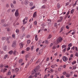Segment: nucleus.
<instances>
[{
    "instance_id": "nucleus-52",
    "label": "nucleus",
    "mask_w": 78,
    "mask_h": 78,
    "mask_svg": "<svg viewBox=\"0 0 78 78\" xmlns=\"http://www.w3.org/2000/svg\"><path fill=\"white\" fill-rule=\"evenodd\" d=\"M73 69H76V66H74L73 67Z\"/></svg>"
},
{
    "instance_id": "nucleus-46",
    "label": "nucleus",
    "mask_w": 78,
    "mask_h": 78,
    "mask_svg": "<svg viewBox=\"0 0 78 78\" xmlns=\"http://www.w3.org/2000/svg\"><path fill=\"white\" fill-rule=\"evenodd\" d=\"M75 55L76 56H77V57H78V53L76 52L75 53Z\"/></svg>"
},
{
    "instance_id": "nucleus-1",
    "label": "nucleus",
    "mask_w": 78,
    "mask_h": 78,
    "mask_svg": "<svg viewBox=\"0 0 78 78\" xmlns=\"http://www.w3.org/2000/svg\"><path fill=\"white\" fill-rule=\"evenodd\" d=\"M62 38L61 37H59L58 38L56 42L57 44H58L59 42H62Z\"/></svg>"
},
{
    "instance_id": "nucleus-25",
    "label": "nucleus",
    "mask_w": 78,
    "mask_h": 78,
    "mask_svg": "<svg viewBox=\"0 0 78 78\" xmlns=\"http://www.w3.org/2000/svg\"><path fill=\"white\" fill-rule=\"evenodd\" d=\"M2 41H5V39H6V37H2Z\"/></svg>"
},
{
    "instance_id": "nucleus-53",
    "label": "nucleus",
    "mask_w": 78,
    "mask_h": 78,
    "mask_svg": "<svg viewBox=\"0 0 78 78\" xmlns=\"http://www.w3.org/2000/svg\"><path fill=\"white\" fill-rule=\"evenodd\" d=\"M70 4V3L69 2H67L66 4V6H68V5H69V4Z\"/></svg>"
},
{
    "instance_id": "nucleus-4",
    "label": "nucleus",
    "mask_w": 78,
    "mask_h": 78,
    "mask_svg": "<svg viewBox=\"0 0 78 78\" xmlns=\"http://www.w3.org/2000/svg\"><path fill=\"white\" fill-rule=\"evenodd\" d=\"M38 71V69H37V67L36 68L34 69V70L33 71V73H31L32 75H33L34 74L37 72Z\"/></svg>"
},
{
    "instance_id": "nucleus-18",
    "label": "nucleus",
    "mask_w": 78,
    "mask_h": 78,
    "mask_svg": "<svg viewBox=\"0 0 78 78\" xmlns=\"http://www.w3.org/2000/svg\"><path fill=\"white\" fill-rule=\"evenodd\" d=\"M1 70H3V72L4 73V72H6V70H7V69H6V68H4V69H2Z\"/></svg>"
},
{
    "instance_id": "nucleus-34",
    "label": "nucleus",
    "mask_w": 78,
    "mask_h": 78,
    "mask_svg": "<svg viewBox=\"0 0 78 78\" xmlns=\"http://www.w3.org/2000/svg\"><path fill=\"white\" fill-rule=\"evenodd\" d=\"M34 25H37V21H35L34 23Z\"/></svg>"
},
{
    "instance_id": "nucleus-23",
    "label": "nucleus",
    "mask_w": 78,
    "mask_h": 78,
    "mask_svg": "<svg viewBox=\"0 0 78 78\" xmlns=\"http://www.w3.org/2000/svg\"><path fill=\"white\" fill-rule=\"evenodd\" d=\"M8 55L6 54V55H5L4 56V59H6V58H7V57L8 56Z\"/></svg>"
},
{
    "instance_id": "nucleus-36",
    "label": "nucleus",
    "mask_w": 78,
    "mask_h": 78,
    "mask_svg": "<svg viewBox=\"0 0 78 78\" xmlns=\"http://www.w3.org/2000/svg\"><path fill=\"white\" fill-rule=\"evenodd\" d=\"M66 49H67V48H65L63 50L62 52H63V53H64V52H65V51H66Z\"/></svg>"
},
{
    "instance_id": "nucleus-6",
    "label": "nucleus",
    "mask_w": 78,
    "mask_h": 78,
    "mask_svg": "<svg viewBox=\"0 0 78 78\" xmlns=\"http://www.w3.org/2000/svg\"><path fill=\"white\" fill-rule=\"evenodd\" d=\"M56 66L57 67H58V66L57 65H56V64H55V65H53L51 66V68H52V69H54V68H55V66Z\"/></svg>"
},
{
    "instance_id": "nucleus-29",
    "label": "nucleus",
    "mask_w": 78,
    "mask_h": 78,
    "mask_svg": "<svg viewBox=\"0 0 78 78\" xmlns=\"http://www.w3.org/2000/svg\"><path fill=\"white\" fill-rule=\"evenodd\" d=\"M51 34H50L49 35L48 37V39H50V38H51Z\"/></svg>"
},
{
    "instance_id": "nucleus-33",
    "label": "nucleus",
    "mask_w": 78,
    "mask_h": 78,
    "mask_svg": "<svg viewBox=\"0 0 78 78\" xmlns=\"http://www.w3.org/2000/svg\"><path fill=\"white\" fill-rule=\"evenodd\" d=\"M22 62V59H20L19 61V63H21V62Z\"/></svg>"
},
{
    "instance_id": "nucleus-64",
    "label": "nucleus",
    "mask_w": 78,
    "mask_h": 78,
    "mask_svg": "<svg viewBox=\"0 0 78 78\" xmlns=\"http://www.w3.org/2000/svg\"><path fill=\"white\" fill-rule=\"evenodd\" d=\"M33 17H36V15H33Z\"/></svg>"
},
{
    "instance_id": "nucleus-37",
    "label": "nucleus",
    "mask_w": 78,
    "mask_h": 78,
    "mask_svg": "<svg viewBox=\"0 0 78 78\" xmlns=\"http://www.w3.org/2000/svg\"><path fill=\"white\" fill-rule=\"evenodd\" d=\"M9 4H7L6 6V8H9Z\"/></svg>"
},
{
    "instance_id": "nucleus-14",
    "label": "nucleus",
    "mask_w": 78,
    "mask_h": 78,
    "mask_svg": "<svg viewBox=\"0 0 78 78\" xmlns=\"http://www.w3.org/2000/svg\"><path fill=\"white\" fill-rule=\"evenodd\" d=\"M67 47V46L66 45H63L62 46V49L63 48H66Z\"/></svg>"
},
{
    "instance_id": "nucleus-57",
    "label": "nucleus",
    "mask_w": 78,
    "mask_h": 78,
    "mask_svg": "<svg viewBox=\"0 0 78 78\" xmlns=\"http://www.w3.org/2000/svg\"><path fill=\"white\" fill-rule=\"evenodd\" d=\"M24 30H25V27H24L22 29V31H24Z\"/></svg>"
},
{
    "instance_id": "nucleus-28",
    "label": "nucleus",
    "mask_w": 78,
    "mask_h": 78,
    "mask_svg": "<svg viewBox=\"0 0 78 78\" xmlns=\"http://www.w3.org/2000/svg\"><path fill=\"white\" fill-rule=\"evenodd\" d=\"M74 12V9H72L71 11V12H70L71 14H73V13Z\"/></svg>"
},
{
    "instance_id": "nucleus-20",
    "label": "nucleus",
    "mask_w": 78,
    "mask_h": 78,
    "mask_svg": "<svg viewBox=\"0 0 78 78\" xmlns=\"http://www.w3.org/2000/svg\"><path fill=\"white\" fill-rule=\"evenodd\" d=\"M60 6H60V4H59V3H58L57 5V8L59 9V8H60Z\"/></svg>"
},
{
    "instance_id": "nucleus-56",
    "label": "nucleus",
    "mask_w": 78,
    "mask_h": 78,
    "mask_svg": "<svg viewBox=\"0 0 78 78\" xmlns=\"http://www.w3.org/2000/svg\"><path fill=\"white\" fill-rule=\"evenodd\" d=\"M34 60V57H32L31 60V61L33 62V61Z\"/></svg>"
},
{
    "instance_id": "nucleus-15",
    "label": "nucleus",
    "mask_w": 78,
    "mask_h": 78,
    "mask_svg": "<svg viewBox=\"0 0 78 78\" xmlns=\"http://www.w3.org/2000/svg\"><path fill=\"white\" fill-rule=\"evenodd\" d=\"M76 63V61H74L73 62H72V65H74V64H75Z\"/></svg>"
},
{
    "instance_id": "nucleus-2",
    "label": "nucleus",
    "mask_w": 78,
    "mask_h": 78,
    "mask_svg": "<svg viewBox=\"0 0 78 78\" xmlns=\"http://www.w3.org/2000/svg\"><path fill=\"white\" fill-rule=\"evenodd\" d=\"M16 43H17L16 41H13L12 45V47L14 48L16 47Z\"/></svg>"
},
{
    "instance_id": "nucleus-39",
    "label": "nucleus",
    "mask_w": 78,
    "mask_h": 78,
    "mask_svg": "<svg viewBox=\"0 0 78 78\" xmlns=\"http://www.w3.org/2000/svg\"><path fill=\"white\" fill-rule=\"evenodd\" d=\"M60 21H62V20L63 19V17L62 16H60Z\"/></svg>"
},
{
    "instance_id": "nucleus-5",
    "label": "nucleus",
    "mask_w": 78,
    "mask_h": 78,
    "mask_svg": "<svg viewBox=\"0 0 78 78\" xmlns=\"http://www.w3.org/2000/svg\"><path fill=\"white\" fill-rule=\"evenodd\" d=\"M15 16L17 17L19 16V12H18V10H16L15 12Z\"/></svg>"
},
{
    "instance_id": "nucleus-58",
    "label": "nucleus",
    "mask_w": 78,
    "mask_h": 78,
    "mask_svg": "<svg viewBox=\"0 0 78 78\" xmlns=\"http://www.w3.org/2000/svg\"><path fill=\"white\" fill-rule=\"evenodd\" d=\"M34 48V46H32L31 47V50H33Z\"/></svg>"
},
{
    "instance_id": "nucleus-62",
    "label": "nucleus",
    "mask_w": 78,
    "mask_h": 78,
    "mask_svg": "<svg viewBox=\"0 0 78 78\" xmlns=\"http://www.w3.org/2000/svg\"><path fill=\"white\" fill-rule=\"evenodd\" d=\"M16 11V10L14 9L13 10H12L11 12H14V11Z\"/></svg>"
},
{
    "instance_id": "nucleus-41",
    "label": "nucleus",
    "mask_w": 78,
    "mask_h": 78,
    "mask_svg": "<svg viewBox=\"0 0 78 78\" xmlns=\"http://www.w3.org/2000/svg\"><path fill=\"white\" fill-rule=\"evenodd\" d=\"M16 52H17V51H14L13 52V54L14 55H16Z\"/></svg>"
},
{
    "instance_id": "nucleus-54",
    "label": "nucleus",
    "mask_w": 78,
    "mask_h": 78,
    "mask_svg": "<svg viewBox=\"0 0 78 78\" xmlns=\"http://www.w3.org/2000/svg\"><path fill=\"white\" fill-rule=\"evenodd\" d=\"M71 50H75V46H73V48H71Z\"/></svg>"
},
{
    "instance_id": "nucleus-21",
    "label": "nucleus",
    "mask_w": 78,
    "mask_h": 78,
    "mask_svg": "<svg viewBox=\"0 0 78 78\" xmlns=\"http://www.w3.org/2000/svg\"><path fill=\"white\" fill-rule=\"evenodd\" d=\"M35 39L36 41H37V40L38 39V38H37V35H36L35 36Z\"/></svg>"
},
{
    "instance_id": "nucleus-22",
    "label": "nucleus",
    "mask_w": 78,
    "mask_h": 78,
    "mask_svg": "<svg viewBox=\"0 0 78 78\" xmlns=\"http://www.w3.org/2000/svg\"><path fill=\"white\" fill-rule=\"evenodd\" d=\"M10 6H11V8H14V5L12 3H11L10 4Z\"/></svg>"
},
{
    "instance_id": "nucleus-44",
    "label": "nucleus",
    "mask_w": 78,
    "mask_h": 78,
    "mask_svg": "<svg viewBox=\"0 0 78 78\" xmlns=\"http://www.w3.org/2000/svg\"><path fill=\"white\" fill-rule=\"evenodd\" d=\"M76 1L75 3L73 5V7H74L75 6H76Z\"/></svg>"
},
{
    "instance_id": "nucleus-48",
    "label": "nucleus",
    "mask_w": 78,
    "mask_h": 78,
    "mask_svg": "<svg viewBox=\"0 0 78 78\" xmlns=\"http://www.w3.org/2000/svg\"><path fill=\"white\" fill-rule=\"evenodd\" d=\"M48 21H49V22H48V23H51V20L50 19H48Z\"/></svg>"
},
{
    "instance_id": "nucleus-40",
    "label": "nucleus",
    "mask_w": 78,
    "mask_h": 78,
    "mask_svg": "<svg viewBox=\"0 0 78 78\" xmlns=\"http://www.w3.org/2000/svg\"><path fill=\"white\" fill-rule=\"evenodd\" d=\"M11 11V9H9L7 10V12H10Z\"/></svg>"
},
{
    "instance_id": "nucleus-51",
    "label": "nucleus",
    "mask_w": 78,
    "mask_h": 78,
    "mask_svg": "<svg viewBox=\"0 0 78 78\" xmlns=\"http://www.w3.org/2000/svg\"><path fill=\"white\" fill-rule=\"evenodd\" d=\"M66 28H67V29H69V26H66Z\"/></svg>"
},
{
    "instance_id": "nucleus-43",
    "label": "nucleus",
    "mask_w": 78,
    "mask_h": 78,
    "mask_svg": "<svg viewBox=\"0 0 78 78\" xmlns=\"http://www.w3.org/2000/svg\"><path fill=\"white\" fill-rule=\"evenodd\" d=\"M44 43H45V44H48V41H47V40H46L44 41Z\"/></svg>"
},
{
    "instance_id": "nucleus-17",
    "label": "nucleus",
    "mask_w": 78,
    "mask_h": 78,
    "mask_svg": "<svg viewBox=\"0 0 78 78\" xmlns=\"http://www.w3.org/2000/svg\"><path fill=\"white\" fill-rule=\"evenodd\" d=\"M30 6H33V3L32 2H31L30 4Z\"/></svg>"
},
{
    "instance_id": "nucleus-59",
    "label": "nucleus",
    "mask_w": 78,
    "mask_h": 78,
    "mask_svg": "<svg viewBox=\"0 0 78 78\" xmlns=\"http://www.w3.org/2000/svg\"><path fill=\"white\" fill-rule=\"evenodd\" d=\"M75 49L76 51H78V48H77V47H75Z\"/></svg>"
},
{
    "instance_id": "nucleus-9",
    "label": "nucleus",
    "mask_w": 78,
    "mask_h": 78,
    "mask_svg": "<svg viewBox=\"0 0 78 78\" xmlns=\"http://www.w3.org/2000/svg\"><path fill=\"white\" fill-rule=\"evenodd\" d=\"M25 34L24 33V34H23L22 35V36H21L20 38H21V39H23V37H25Z\"/></svg>"
},
{
    "instance_id": "nucleus-60",
    "label": "nucleus",
    "mask_w": 78,
    "mask_h": 78,
    "mask_svg": "<svg viewBox=\"0 0 78 78\" xmlns=\"http://www.w3.org/2000/svg\"><path fill=\"white\" fill-rule=\"evenodd\" d=\"M70 47H69L67 49V51H69V50H70Z\"/></svg>"
},
{
    "instance_id": "nucleus-27",
    "label": "nucleus",
    "mask_w": 78,
    "mask_h": 78,
    "mask_svg": "<svg viewBox=\"0 0 78 78\" xmlns=\"http://www.w3.org/2000/svg\"><path fill=\"white\" fill-rule=\"evenodd\" d=\"M68 46L69 47H71L72 46V43H70L68 44Z\"/></svg>"
},
{
    "instance_id": "nucleus-24",
    "label": "nucleus",
    "mask_w": 78,
    "mask_h": 78,
    "mask_svg": "<svg viewBox=\"0 0 78 78\" xmlns=\"http://www.w3.org/2000/svg\"><path fill=\"white\" fill-rule=\"evenodd\" d=\"M30 57V55L28 54L27 55L25 56L26 58H28Z\"/></svg>"
},
{
    "instance_id": "nucleus-13",
    "label": "nucleus",
    "mask_w": 78,
    "mask_h": 78,
    "mask_svg": "<svg viewBox=\"0 0 78 78\" xmlns=\"http://www.w3.org/2000/svg\"><path fill=\"white\" fill-rule=\"evenodd\" d=\"M66 76L67 78H69L70 75L69 74H66Z\"/></svg>"
},
{
    "instance_id": "nucleus-16",
    "label": "nucleus",
    "mask_w": 78,
    "mask_h": 78,
    "mask_svg": "<svg viewBox=\"0 0 78 78\" xmlns=\"http://www.w3.org/2000/svg\"><path fill=\"white\" fill-rule=\"evenodd\" d=\"M11 75V71H9L7 73V75Z\"/></svg>"
},
{
    "instance_id": "nucleus-45",
    "label": "nucleus",
    "mask_w": 78,
    "mask_h": 78,
    "mask_svg": "<svg viewBox=\"0 0 78 78\" xmlns=\"http://www.w3.org/2000/svg\"><path fill=\"white\" fill-rule=\"evenodd\" d=\"M9 38L8 37H7L6 39V41H9Z\"/></svg>"
},
{
    "instance_id": "nucleus-32",
    "label": "nucleus",
    "mask_w": 78,
    "mask_h": 78,
    "mask_svg": "<svg viewBox=\"0 0 78 78\" xmlns=\"http://www.w3.org/2000/svg\"><path fill=\"white\" fill-rule=\"evenodd\" d=\"M29 78H34V76L32 75H30L29 77Z\"/></svg>"
},
{
    "instance_id": "nucleus-7",
    "label": "nucleus",
    "mask_w": 78,
    "mask_h": 78,
    "mask_svg": "<svg viewBox=\"0 0 78 78\" xmlns=\"http://www.w3.org/2000/svg\"><path fill=\"white\" fill-rule=\"evenodd\" d=\"M3 49L4 50H5V51H6V50L7 49V46H4L3 48Z\"/></svg>"
},
{
    "instance_id": "nucleus-49",
    "label": "nucleus",
    "mask_w": 78,
    "mask_h": 78,
    "mask_svg": "<svg viewBox=\"0 0 78 78\" xmlns=\"http://www.w3.org/2000/svg\"><path fill=\"white\" fill-rule=\"evenodd\" d=\"M30 49V48L29 47L27 48V51H29V50Z\"/></svg>"
},
{
    "instance_id": "nucleus-11",
    "label": "nucleus",
    "mask_w": 78,
    "mask_h": 78,
    "mask_svg": "<svg viewBox=\"0 0 78 78\" xmlns=\"http://www.w3.org/2000/svg\"><path fill=\"white\" fill-rule=\"evenodd\" d=\"M56 48V46L55 45H54L53 47H52V49L53 50H55Z\"/></svg>"
},
{
    "instance_id": "nucleus-31",
    "label": "nucleus",
    "mask_w": 78,
    "mask_h": 78,
    "mask_svg": "<svg viewBox=\"0 0 78 78\" xmlns=\"http://www.w3.org/2000/svg\"><path fill=\"white\" fill-rule=\"evenodd\" d=\"M27 43L28 45H29V44H30V40H29L27 41Z\"/></svg>"
},
{
    "instance_id": "nucleus-19",
    "label": "nucleus",
    "mask_w": 78,
    "mask_h": 78,
    "mask_svg": "<svg viewBox=\"0 0 78 78\" xmlns=\"http://www.w3.org/2000/svg\"><path fill=\"white\" fill-rule=\"evenodd\" d=\"M13 51H12V50H11L9 52V55H12V52Z\"/></svg>"
},
{
    "instance_id": "nucleus-3",
    "label": "nucleus",
    "mask_w": 78,
    "mask_h": 78,
    "mask_svg": "<svg viewBox=\"0 0 78 78\" xmlns=\"http://www.w3.org/2000/svg\"><path fill=\"white\" fill-rule=\"evenodd\" d=\"M62 59L64 62H66L68 60V58L66 56H64L62 57Z\"/></svg>"
},
{
    "instance_id": "nucleus-42",
    "label": "nucleus",
    "mask_w": 78,
    "mask_h": 78,
    "mask_svg": "<svg viewBox=\"0 0 78 78\" xmlns=\"http://www.w3.org/2000/svg\"><path fill=\"white\" fill-rule=\"evenodd\" d=\"M37 73H36L35 75H34L35 78H36V77L37 76Z\"/></svg>"
},
{
    "instance_id": "nucleus-55",
    "label": "nucleus",
    "mask_w": 78,
    "mask_h": 78,
    "mask_svg": "<svg viewBox=\"0 0 78 78\" xmlns=\"http://www.w3.org/2000/svg\"><path fill=\"white\" fill-rule=\"evenodd\" d=\"M45 8V5H43L42 6V7H41V8H43V9H44Z\"/></svg>"
},
{
    "instance_id": "nucleus-63",
    "label": "nucleus",
    "mask_w": 78,
    "mask_h": 78,
    "mask_svg": "<svg viewBox=\"0 0 78 78\" xmlns=\"http://www.w3.org/2000/svg\"><path fill=\"white\" fill-rule=\"evenodd\" d=\"M0 53L1 55H2V54H3V51H1V52H0Z\"/></svg>"
},
{
    "instance_id": "nucleus-38",
    "label": "nucleus",
    "mask_w": 78,
    "mask_h": 78,
    "mask_svg": "<svg viewBox=\"0 0 78 78\" xmlns=\"http://www.w3.org/2000/svg\"><path fill=\"white\" fill-rule=\"evenodd\" d=\"M54 26H55V27L56 28H57V27H58V25H57V23H55L54 24Z\"/></svg>"
},
{
    "instance_id": "nucleus-50",
    "label": "nucleus",
    "mask_w": 78,
    "mask_h": 78,
    "mask_svg": "<svg viewBox=\"0 0 78 78\" xmlns=\"http://www.w3.org/2000/svg\"><path fill=\"white\" fill-rule=\"evenodd\" d=\"M16 33H19V30L16 29Z\"/></svg>"
},
{
    "instance_id": "nucleus-10",
    "label": "nucleus",
    "mask_w": 78,
    "mask_h": 78,
    "mask_svg": "<svg viewBox=\"0 0 78 78\" xmlns=\"http://www.w3.org/2000/svg\"><path fill=\"white\" fill-rule=\"evenodd\" d=\"M20 46L21 48H22L23 47V44L22 43L20 44Z\"/></svg>"
},
{
    "instance_id": "nucleus-61",
    "label": "nucleus",
    "mask_w": 78,
    "mask_h": 78,
    "mask_svg": "<svg viewBox=\"0 0 78 78\" xmlns=\"http://www.w3.org/2000/svg\"><path fill=\"white\" fill-rule=\"evenodd\" d=\"M58 71H60L61 70V68H59L58 69Z\"/></svg>"
},
{
    "instance_id": "nucleus-26",
    "label": "nucleus",
    "mask_w": 78,
    "mask_h": 78,
    "mask_svg": "<svg viewBox=\"0 0 78 78\" xmlns=\"http://www.w3.org/2000/svg\"><path fill=\"white\" fill-rule=\"evenodd\" d=\"M63 29H64V27H62L61 29V31H60V33H61V32H62V31H63Z\"/></svg>"
},
{
    "instance_id": "nucleus-35",
    "label": "nucleus",
    "mask_w": 78,
    "mask_h": 78,
    "mask_svg": "<svg viewBox=\"0 0 78 78\" xmlns=\"http://www.w3.org/2000/svg\"><path fill=\"white\" fill-rule=\"evenodd\" d=\"M30 63H30V62H29L28 64H27V65H26L25 67L26 68H27V67L28 66H29V64H30Z\"/></svg>"
},
{
    "instance_id": "nucleus-12",
    "label": "nucleus",
    "mask_w": 78,
    "mask_h": 78,
    "mask_svg": "<svg viewBox=\"0 0 78 78\" xmlns=\"http://www.w3.org/2000/svg\"><path fill=\"white\" fill-rule=\"evenodd\" d=\"M28 3V0H25L24 2V4L25 5H27Z\"/></svg>"
},
{
    "instance_id": "nucleus-8",
    "label": "nucleus",
    "mask_w": 78,
    "mask_h": 78,
    "mask_svg": "<svg viewBox=\"0 0 78 78\" xmlns=\"http://www.w3.org/2000/svg\"><path fill=\"white\" fill-rule=\"evenodd\" d=\"M19 69L17 68H16L15 69V72H16V73H17V72H19Z\"/></svg>"
},
{
    "instance_id": "nucleus-47",
    "label": "nucleus",
    "mask_w": 78,
    "mask_h": 78,
    "mask_svg": "<svg viewBox=\"0 0 78 78\" xmlns=\"http://www.w3.org/2000/svg\"><path fill=\"white\" fill-rule=\"evenodd\" d=\"M4 67H5V68H8L9 67V66H8L7 65H5L4 66Z\"/></svg>"
},
{
    "instance_id": "nucleus-30",
    "label": "nucleus",
    "mask_w": 78,
    "mask_h": 78,
    "mask_svg": "<svg viewBox=\"0 0 78 78\" xmlns=\"http://www.w3.org/2000/svg\"><path fill=\"white\" fill-rule=\"evenodd\" d=\"M34 8H35V6H34L33 7H31L30 9H31V10H32V9H34Z\"/></svg>"
}]
</instances>
